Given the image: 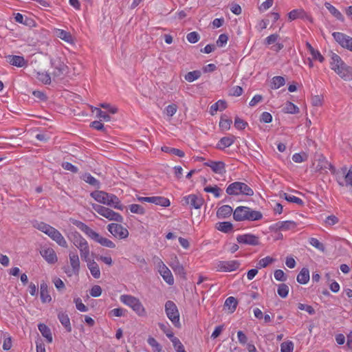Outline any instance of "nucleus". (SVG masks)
Returning <instances> with one entry per match:
<instances>
[{"label": "nucleus", "mask_w": 352, "mask_h": 352, "mask_svg": "<svg viewBox=\"0 0 352 352\" xmlns=\"http://www.w3.org/2000/svg\"><path fill=\"white\" fill-rule=\"evenodd\" d=\"M309 243L317 248L318 250L324 252L325 250L324 245L320 243L317 239L316 238H310L309 239Z\"/></svg>", "instance_id": "obj_58"}, {"label": "nucleus", "mask_w": 352, "mask_h": 352, "mask_svg": "<svg viewBox=\"0 0 352 352\" xmlns=\"http://www.w3.org/2000/svg\"><path fill=\"white\" fill-rule=\"evenodd\" d=\"M248 122L239 117L234 119V126L239 130H243L248 126Z\"/></svg>", "instance_id": "obj_55"}, {"label": "nucleus", "mask_w": 352, "mask_h": 352, "mask_svg": "<svg viewBox=\"0 0 352 352\" xmlns=\"http://www.w3.org/2000/svg\"><path fill=\"white\" fill-rule=\"evenodd\" d=\"M204 191L206 192H210L214 195V196L217 198L221 196V189L218 187L217 185L212 186H208L204 188Z\"/></svg>", "instance_id": "obj_47"}, {"label": "nucleus", "mask_w": 352, "mask_h": 352, "mask_svg": "<svg viewBox=\"0 0 352 352\" xmlns=\"http://www.w3.org/2000/svg\"><path fill=\"white\" fill-rule=\"evenodd\" d=\"M289 287L285 283L278 285L277 293L281 298H286L289 294Z\"/></svg>", "instance_id": "obj_48"}, {"label": "nucleus", "mask_w": 352, "mask_h": 352, "mask_svg": "<svg viewBox=\"0 0 352 352\" xmlns=\"http://www.w3.org/2000/svg\"><path fill=\"white\" fill-rule=\"evenodd\" d=\"M120 300L126 305L132 308L136 302H138L139 299L133 296L124 294L120 296Z\"/></svg>", "instance_id": "obj_35"}, {"label": "nucleus", "mask_w": 352, "mask_h": 352, "mask_svg": "<svg viewBox=\"0 0 352 352\" xmlns=\"http://www.w3.org/2000/svg\"><path fill=\"white\" fill-rule=\"evenodd\" d=\"M274 278L276 280L278 281H285L287 280V276H285L284 272L282 270H275Z\"/></svg>", "instance_id": "obj_63"}, {"label": "nucleus", "mask_w": 352, "mask_h": 352, "mask_svg": "<svg viewBox=\"0 0 352 352\" xmlns=\"http://www.w3.org/2000/svg\"><path fill=\"white\" fill-rule=\"evenodd\" d=\"M285 83V80L283 77L279 76H274L272 78V89H278L281 86L284 85Z\"/></svg>", "instance_id": "obj_46"}, {"label": "nucleus", "mask_w": 352, "mask_h": 352, "mask_svg": "<svg viewBox=\"0 0 352 352\" xmlns=\"http://www.w3.org/2000/svg\"><path fill=\"white\" fill-rule=\"evenodd\" d=\"M82 179L86 182L97 188H100V182L94 177L90 173H85Z\"/></svg>", "instance_id": "obj_36"}, {"label": "nucleus", "mask_w": 352, "mask_h": 352, "mask_svg": "<svg viewBox=\"0 0 352 352\" xmlns=\"http://www.w3.org/2000/svg\"><path fill=\"white\" fill-rule=\"evenodd\" d=\"M139 316L144 317L146 316V311L143 305L139 300L138 302L131 308Z\"/></svg>", "instance_id": "obj_42"}, {"label": "nucleus", "mask_w": 352, "mask_h": 352, "mask_svg": "<svg viewBox=\"0 0 352 352\" xmlns=\"http://www.w3.org/2000/svg\"><path fill=\"white\" fill-rule=\"evenodd\" d=\"M86 262L87 263V267L90 270L91 275L95 278H99L100 277V270L98 263L94 260H89V257L87 258V261Z\"/></svg>", "instance_id": "obj_25"}, {"label": "nucleus", "mask_w": 352, "mask_h": 352, "mask_svg": "<svg viewBox=\"0 0 352 352\" xmlns=\"http://www.w3.org/2000/svg\"><path fill=\"white\" fill-rule=\"evenodd\" d=\"M228 41V36L226 34H221L219 35V38L217 41V45L219 47L225 45Z\"/></svg>", "instance_id": "obj_62"}, {"label": "nucleus", "mask_w": 352, "mask_h": 352, "mask_svg": "<svg viewBox=\"0 0 352 352\" xmlns=\"http://www.w3.org/2000/svg\"><path fill=\"white\" fill-rule=\"evenodd\" d=\"M151 203L162 207H168L170 205V201L168 198L161 196L152 197Z\"/></svg>", "instance_id": "obj_33"}, {"label": "nucleus", "mask_w": 352, "mask_h": 352, "mask_svg": "<svg viewBox=\"0 0 352 352\" xmlns=\"http://www.w3.org/2000/svg\"><path fill=\"white\" fill-rule=\"evenodd\" d=\"M170 267L176 274L179 275L183 278H186V271L183 265H181L177 261H173L170 264Z\"/></svg>", "instance_id": "obj_30"}, {"label": "nucleus", "mask_w": 352, "mask_h": 352, "mask_svg": "<svg viewBox=\"0 0 352 352\" xmlns=\"http://www.w3.org/2000/svg\"><path fill=\"white\" fill-rule=\"evenodd\" d=\"M201 75V73L199 70H194L192 72H188L185 76L184 78L186 81L191 82L194 80L198 79Z\"/></svg>", "instance_id": "obj_44"}, {"label": "nucleus", "mask_w": 352, "mask_h": 352, "mask_svg": "<svg viewBox=\"0 0 352 352\" xmlns=\"http://www.w3.org/2000/svg\"><path fill=\"white\" fill-rule=\"evenodd\" d=\"M336 180L340 186L349 188L352 192V167L347 170L346 166L336 173Z\"/></svg>", "instance_id": "obj_7"}, {"label": "nucleus", "mask_w": 352, "mask_h": 352, "mask_svg": "<svg viewBox=\"0 0 352 352\" xmlns=\"http://www.w3.org/2000/svg\"><path fill=\"white\" fill-rule=\"evenodd\" d=\"M332 36L342 47L352 52V37L342 32H333Z\"/></svg>", "instance_id": "obj_11"}, {"label": "nucleus", "mask_w": 352, "mask_h": 352, "mask_svg": "<svg viewBox=\"0 0 352 352\" xmlns=\"http://www.w3.org/2000/svg\"><path fill=\"white\" fill-rule=\"evenodd\" d=\"M161 150L164 153H170L177 155L180 157H184V152L180 149L171 148L167 146H164L161 148Z\"/></svg>", "instance_id": "obj_38"}, {"label": "nucleus", "mask_w": 352, "mask_h": 352, "mask_svg": "<svg viewBox=\"0 0 352 352\" xmlns=\"http://www.w3.org/2000/svg\"><path fill=\"white\" fill-rule=\"evenodd\" d=\"M38 328L42 336L47 339L49 343H51L52 342V336L50 329L45 324H39Z\"/></svg>", "instance_id": "obj_31"}, {"label": "nucleus", "mask_w": 352, "mask_h": 352, "mask_svg": "<svg viewBox=\"0 0 352 352\" xmlns=\"http://www.w3.org/2000/svg\"><path fill=\"white\" fill-rule=\"evenodd\" d=\"M51 63L54 67V76H60L66 72L67 67L60 59L52 60Z\"/></svg>", "instance_id": "obj_20"}, {"label": "nucleus", "mask_w": 352, "mask_h": 352, "mask_svg": "<svg viewBox=\"0 0 352 352\" xmlns=\"http://www.w3.org/2000/svg\"><path fill=\"white\" fill-rule=\"evenodd\" d=\"M164 308L167 317L173 325L177 328H180L179 312L176 304L172 300H168L165 303Z\"/></svg>", "instance_id": "obj_8"}, {"label": "nucleus", "mask_w": 352, "mask_h": 352, "mask_svg": "<svg viewBox=\"0 0 352 352\" xmlns=\"http://www.w3.org/2000/svg\"><path fill=\"white\" fill-rule=\"evenodd\" d=\"M186 38L189 43H195L199 41L200 36L197 32H192L187 34Z\"/></svg>", "instance_id": "obj_57"}, {"label": "nucleus", "mask_w": 352, "mask_h": 352, "mask_svg": "<svg viewBox=\"0 0 352 352\" xmlns=\"http://www.w3.org/2000/svg\"><path fill=\"white\" fill-rule=\"evenodd\" d=\"M159 272L168 285H171L174 283V278L170 270L164 263L160 266Z\"/></svg>", "instance_id": "obj_19"}, {"label": "nucleus", "mask_w": 352, "mask_h": 352, "mask_svg": "<svg viewBox=\"0 0 352 352\" xmlns=\"http://www.w3.org/2000/svg\"><path fill=\"white\" fill-rule=\"evenodd\" d=\"M48 236L54 241H56L60 246L63 248H67V243L62 234L54 227L50 230Z\"/></svg>", "instance_id": "obj_15"}, {"label": "nucleus", "mask_w": 352, "mask_h": 352, "mask_svg": "<svg viewBox=\"0 0 352 352\" xmlns=\"http://www.w3.org/2000/svg\"><path fill=\"white\" fill-rule=\"evenodd\" d=\"M294 344L292 341L284 342L280 344L281 352H293Z\"/></svg>", "instance_id": "obj_52"}, {"label": "nucleus", "mask_w": 352, "mask_h": 352, "mask_svg": "<svg viewBox=\"0 0 352 352\" xmlns=\"http://www.w3.org/2000/svg\"><path fill=\"white\" fill-rule=\"evenodd\" d=\"M74 302L78 310L82 312L88 311V307L82 303V300L80 298H75Z\"/></svg>", "instance_id": "obj_60"}, {"label": "nucleus", "mask_w": 352, "mask_h": 352, "mask_svg": "<svg viewBox=\"0 0 352 352\" xmlns=\"http://www.w3.org/2000/svg\"><path fill=\"white\" fill-rule=\"evenodd\" d=\"M280 197H283L287 201L291 202V203H295L299 206L304 205V201L301 199H300L297 197H295L294 195H289L286 192L281 193Z\"/></svg>", "instance_id": "obj_37"}, {"label": "nucleus", "mask_w": 352, "mask_h": 352, "mask_svg": "<svg viewBox=\"0 0 352 352\" xmlns=\"http://www.w3.org/2000/svg\"><path fill=\"white\" fill-rule=\"evenodd\" d=\"M58 318L62 325L65 328L67 332L72 331L70 320L68 315L65 312H60L58 314Z\"/></svg>", "instance_id": "obj_29"}, {"label": "nucleus", "mask_w": 352, "mask_h": 352, "mask_svg": "<svg viewBox=\"0 0 352 352\" xmlns=\"http://www.w3.org/2000/svg\"><path fill=\"white\" fill-rule=\"evenodd\" d=\"M232 212V208L228 205H223L221 206L217 212V217L219 219H225L231 215Z\"/></svg>", "instance_id": "obj_28"}, {"label": "nucleus", "mask_w": 352, "mask_h": 352, "mask_svg": "<svg viewBox=\"0 0 352 352\" xmlns=\"http://www.w3.org/2000/svg\"><path fill=\"white\" fill-rule=\"evenodd\" d=\"M298 308L300 310H305V311H306L310 315H314L316 313L314 309L311 305H305V304H302V303H298Z\"/></svg>", "instance_id": "obj_61"}, {"label": "nucleus", "mask_w": 352, "mask_h": 352, "mask_svg": "<svg viewBox=\"0 0 352 352\" xmlns=\"http://www.w3.org/2000/svg\"><path fill=\"white\" fill-rule=\"evenodd\" d=\"M307 16V14L303 9H295L288 13V18L290 21L296 19H303Z\"/></svg>", "instance_id": "obj_32"}, {"label": "nucleus", "mask_w": 352, "mask_h": 352, "mask_svg": "<svg viewBox=\"0 0 352 352\" xmlns=\"http://www.w3.org/2000/svg\"><path fill=\"white\" fill-rule=\"evenodd\" d=\"M283 112L286 113L296 114L299 112V108L292 102H287L283 108Z\"/></svg>", "instance_id": "obj_40"}, {"label": "nucleus", "mask_w": 352, "mask_h": 352, "mask_svg": "<svg viewBox=\"0 0 352 352\" xmlns=\"http://www.w3.org/2000/svg\"><path fill=\"white\" fill-rule=\"evenodd\" d=\"M217 229L224 233H229L233 230V225L229 221H223L218 223Z\"/></svg>", "instance_id": "obj_39"}, {"label": "nucleus", "mask_w": 352, "mask_h": 352, "mask_svg": "<svg viewBox=\"0 0 352 352\" xmlns=\"http://www.w3.org/2000/svg\"><path fill=\"white\" fill-rule=\"evenodd\" d=\"M239 266L240 263L237 261H219L217 269L219 272H232L236 270Z\"/></svg>", "instance_id": "obj_12"}, {"label": "nucleus", "mask_w": 352, "mask_h": 352, "mask_svg": "<svg viewBox=\"0 0 352 352\" xmlns=\"http://www.w3.org/2000/svg\"><path fill=\"white\" fill-rule=\"evenodd\" d=\"M233 218L236 221H258L263 218L260 211L254 210L247 206H238L233 212Z\"/></svg>", "instance_id": "obj_4"}, {"label": "nucleus", "mask_w": 352, "mask_h": 352, "mask_svg": "<svg viewBox=\"0 0 352 352\" xmlns=\"http://www.w3.org/2000/svg\"><path fill=\"white\" fill-rule=\"evenodd\" d=\"M69 257L72 272L74 274L78 275L80 271V260L76 251H71Z\"/></svg>", "instance_id": "obj_17"}, {"label": "nucleus", "mask_w": 352, "mask_h": 352, "mask_svg": "<svg viewBox=\"0 0 352 352\" xmlns=\"http://www.w3.org/2000/svg\"><path fill=\"white\" fill-rule=\"evenodd\" d=\"M316 169L319 171H327V169L331 170L332 172L335 171V168L322 156L318 160Z\"/></svg>", "instance_id": "obj_24"}, {"label": "nucleus", "mask_w": 352, "mask_h": 352, "mask_svg": "<svg viewBox=\"0 0 352 352\" xmlns=\"http://www.w3.org/2000/svg\"><path fill=\"white\" fill-rule=\"evenodd\" d=\"M93 208L99 214L108 219L110 221H115L120 223L123 221V217L121 214L114 212L109 208H106L101 205L94 204L93 205Z\"/></svg>", "instance_id": "obj_9"}, {"label": "nucleus", "mask_w": 352, "mask_h": 352, "mask_svg": "<svg viewBox=\"0 0 352 352\" xmlns=\"http://www.w3.org/2000/svg\"><path fill=\"white\" fill-rule=\"evenodd\" d=\"M41 256L49 263H54L57 261V256L52 248H46L41 251Z\"/></svg>", "instance_id": "obj_22"}, {"label": "nucleus", "mask_w": 352, "mask_h": 352, "mask_svg": "<svg viewBox=\"0 0 352 352\" xmlns=\"http://www.w3.org/2000/svg\"><path fill=\"white\" fill-rule=\"evenodd\" d=\"M34 227L44 232L48 235V233L51 231L52 226L44 223V222H36L34 224Z\"/></svg>", "instance_id": "obj_45"}, {"label": "nucleus", "mask_w": 352, "mask_h": 352, "mask_svg": "<svg viewBox=\"0 0 352 352\" xmlns=\"http://www.w3.org/2000/svg\"><path fill=\"white\" fill-rule=\"evenodd\" d=\"M102 294V288L99 285H94L90 289V295L93 297H98Z\"/></svg>", "instance_id": "obj_64"}, {"label": "nucleus", "mask_w": 352, "mask_h": 352, "mask_svg": "<svg viewBox=\"0 0 352 352\" xmlns=\"http://www.w3.org/2000/svg\"><path fill=\"white\" fill-rule=\"evenodd\" d=\"M71 221L74 226L78 228L89 238L98 242L101 245L109 248H116V244L113 241L107 238L101 236L98 233L96 232L83 222L76 219H71Z\"/></svg>", "instance_id": "obj_1"}, {"label": "nucleus", "mask_w": 352, "mask_h": 352, "mask_svg": "<svg viewBox=\"0 0 352 352\" xmlns=\"http://www.w3.org/2000/svg\"><path fill=\"white\" fill-rule=\"evenodd\" d=\"M325 8L329 10V12L331 14L332 16H333L337 20L344 22V17L343 14L333 6H332L329 2L324 3Z\"/></svg>", "instance_id": "obj_26"}, {"label": "nucleus", "mask_w": 352, "mask_h": 352, "mask_svg": "<svg viewBox=\"0 0 352 352\" xmlns=\"http://www.w3.org/2000/svg\"><path fill=\"white\" fill-rule=\"evenodd\" d=\"M37 78L45 85H50L51 83V77L47 73L38 72Z\"/></svg>", "instance_id": "obj_49"}, {"label": "nucleus", "mask_w": 352, "mask_h": 352, "mask_svg": "<svg viewBox=\"0 0 352 352\" xmlns=\"http://www.w3.org/2000/svg\"><path fill=\"white\" fill-rule=\"evenodd\" d=\"M331 68L345 81L352 80V67L348 66L336 54L331 55Z\"/></svg>", "instance_id": "obj_2"}, {"label": "nucleus", "mask_w": 352, "mask_h": 352, "mask_svg": "<svg viewBox=\"0 0 352 352\" xmlns=\"http://www.w3.org/2000/svg\"><path fill=\"white\" fill-rule=\"evenodd\" d=\"M70 241L80 250L82 260L87 261L89 255V247L87 241L77 231L72 232L68 236Z\"/></svg>", "instance_id": "obj_5"}, {"label": "nucleus", "mask_w": 352, "mask_h": 352, "mask_svg": "<svg viewBox=\"0 0 352 352\" xmlns=\"http://www.w3.org/2000/svg\"><path fill=\"white\" fill-rule=\"evenodd\" d=\"M237 304V300L233 296L228 297L225 301V306L228 307L232 313L236 310Z\"/></svg>", "instance_id": "obj_43"}, {"label": "nucleus", "mask_w": 352, "mask_h": 352, "mask_svg": "<svg viewBox=\"0 0 352 352\" xmlns=\"http://www.w3.org/2000/svg\"><path fill=\"white\" fill-rule=\"evenodd\" d=\"M274 258L270 256H266L262 259H261L258 263V267H266L269 264L272 263L274 261Z\"/></svg>", "instance_id": "obj_59"}, {"label": "nucleus", "mask_w": 352, "mask_h": 352, "mask_svg": "<svg viewBox=\"0 0 352 352\" xmlns=\"http://www.w3.org/2000/svg\"><path fill=\"white\" fill-rule=\"evenodd\" d=\"M226 191L229 195H243L250 197L254 195V190L248 185L241 182L230 184Z\"/></svg>", "instance_id": "obj_6"}, {"label": "nucleus", "mask_w": 352, "mask_h": 352, "mask_svg": "<svg viewBox=\"0 0 352 352\" xmlns=\"http://www.w3.org/2000/svg\"><path fill=\"white\" fill-rule=\"evenodd\" d=\"M96 111V116L98 118H102L104 121H109L111 119L110 116L105 111H102L100 109L95 107L93 110V112Z\"/></svg>", "instance_id": "obj_53"}, {"label": "nucleus", "mask_w": 352, "mask_h": 352, "mask_svg": "<svg viewBox=\"0 0 352 352\" xmlns=\"http://www.w3.org/2000/svg\"><path fill=\"white\" fill-rule=\"evenodd\" d=\"M307 155L305 153H295L292 156V160L296 163H301L307 160Z\"/></svg>", "instance_id": "obj_54"}, {"label": "nucleus", "mask_w": 352, "mask_h": 352, "mask_svg": "<svg viewBox=\"0 0 352 352\" xmlns=\"http://www.w3.org/2000/svg\"><path fill=\"white\" fill-rule=\"evenodd\" d=\"M130 211L132 213L138 214H144L145 213L144 208L139 204H131L129 206Z\"/></svg>", "instance_id": "obj_50"}, {"label": "nucleus", "mask_w": 352, "mask_h": 352, "mask_svg": "<svg viewBox=\"0 0 352 352\" xmlns=\"http://www.w3.org/2000/svg\"><path fill=\"white\" fill-rule=\"evenodd\" d=\"M40 296L41 300L43 303L50 302L52 300L48 289V285L45 281H43L40 285Z\"/></svg>", "instance_id": "obj_21"}, {"label": "nucleus", "mask_w": 352, "mask_h": 352, "mask_svg": "<svg viewBox=\"0 0 352 352\" xmlns=\"http://www.w3.org/2000/svg\"><path fill=\"white\" fill-rule=\"evenodd\" d=\"M297 224L293 221H278L275 224L277 230H289L296 228Z\"/></svg>", "instance_id": "obj_27"}, {"label": "nucleus", "mask_w": 352, "mask_h": 352, "mask_svg": "<svg viewBox=\"0 0 352 352\" xmlns=\"http://www.w3.org/2000/svg\"><path fill=\"white\" fill-rule=\"evenodd\" d=\"M56 32L57 36L58 38H60V39H62L67 43L72 42V36L69 32H68L65 30H60V29H58Z\"/></svg>", "instance_id": "obj_41"}, {"label": "nucleus", "mask_w": 352, "mask_h": 352, "mask_svg": "<svg viewBox=\"0 0 352 352\" xmlns=\"http://www.w3.org/2000/svg\"><path fill=\"white\" fill-rule=\"evenodd\" d=\"M107 230L112 235L120 239H124L129 236L128 230L121 224L110 223L107 226Z\"/></svg>", "instance_id": "obj_10"}, {"label": "nucleus", "mask_w": 352, "mask_h": 352, "mask_svg": "<svg viewBox=\"0 0 352 352\" xmlns=\"http://www.w3.org/2000/svg\"><path fill=\"white\" fill-rule=\"evenodd\" d=\"M185 204H190L191 207L195 209H199L204 203V199L195 194L189 195L184 197Z\"/></svg>", "instance_id": "obj_13"}, {"label": "nucleus", "mask_w": 352, "mask_h": 352, "mask_svg": "<svg viewBox=\"0 0 352 352\" xmlns=\"http://www.w3.org/2000/svg\"><path fill=\"white\" fill-rule=\"evenodd\" d=\"M236 241L239 243L250 245H258L259 244L258 237L252 234L239 235L236 237Z\"/></svg>", "instance_id": "obj_14"}, {"label": "nucleus", "mask_w": 352, "mask_h": 352, "mask_svg": "<svg viewBox=\"0 0 352 352\" xmlns=\"http://www.w3.org/2000/svg\"><path fill=\"white\" fill-rule=\"evenodd\" d=\"M204 166L211 168L213 172L218 174H223L226 173L225 163L221 161H209L204 163Z\"/></svg>", "instance_id": "obj_16"}, {"label": "nucleus", "mask_w": 352, "mask_h": 352, "mask_svg": "<svg viewBox=\"0 0 352 352\" xmlns=\"http://www.w3.org/2000/svg\"><path fill=\"white\" fill-rule=\"evenodd\" d=\"M235 140L236 137L232 135L226 137H223L219 141L217 147L219 149L223 150L224 148L231 146L234 142Z\"/></svg>", "instance_id": "obj_23"}, {"label": "nucleus", "mask_w": 352, "mask_h": 352, "mask_svg": "<svg viewBox=\"0 0 352 352\" xmlns=\"http://www.w3.org/2000/svg\"><path fill=\"white\" fill-rule=\"evenodd\" d=\"M232 122L230 119H227L224 118L223 117H221V120L219 122V127L222 130H228L230 128Z\"/></svg>", "instance_id": "obj_56"}, {"label": "nucleus", "mask_w": 352, "mask_h": 352, "mask_svg": "<svg viewBox=\"0 0 352 352\" xmlns=\"http://www.w3.org/2000/svg\"><path fill=\"white\" fill-rule=\"evenodd\" d=\"M158 326L168 338L173 337L174 333H173L172 330L170 329V327L168 324L159 322Z\"/></svg>", "instance_id": "obj_51"}, {"label": "nucleus", "mask_w": 352, "mask_h": 352, "mask_svg": "<svg viewBox=\"0 0 352 352\" xmlns=\"http://www.w3.org/2000/svg\"><path fill=\"white\" fill-rule=\"evenodd\" d=\"M6 58L7 62L12 65L18 67H22L27 65V61L24 59L23 56L16 55H8Z\"/></svg>", "instance_id": "obj_18"}, {"label": "nucleus", "mask_w": 352, "mask_h": 352, "mask_svg": "<svg viewBox=\"0 0 352 352\" xmlns=\"http://www.w3.org/2000/svg\"><path fill=\"white\" fill-rule=\"evenodd\" d=\"M296 279L300 284H306L309 280V270L303 267L298 274Z\"/></svg>", "instance_id": "obj_34"}, {"label": "nucleus", "mask_w": 352, "mask_h": 352, "mask_svg": "<svg viewBox=\"0 0 352 352\" xmlns=\"http://www.w3.org/2000/svg\"><path fill=\"white\" fill-rule=\"evenodd\" d=\"M91 197L100 204H103L116 209L122 210L124 206L120 203L119 198L113 195L104 191L96 190L91 193Z\"/></svg>", "instance_id": "obj_3"}]
</instances>
